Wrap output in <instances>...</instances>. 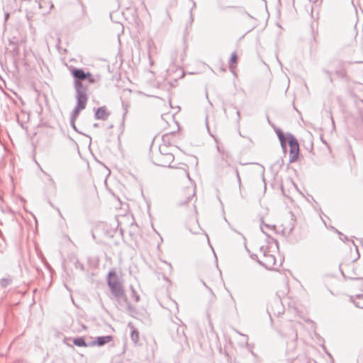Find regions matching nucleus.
Segmentation results:
<instances>
[{
    "instance_id": "nucleus-28",
    "label": "nucleus",
    "mask_w": 363,
    "mask_h": 363,
    "mask_svg": "<svg viewBox=\"0 0 363 363\" xmlns=\"http://www.w3.org/2000/svg\"><path fill=\"white\" fill-rule=\"evenodd\" d=\"M217 150H218V152H220V147H219V145H217Z\"/></svg>"
},
{
    "instance_id": "nucleus-18",
    "label": "nucleus",
    "mask_w": 363,
    "mask_h": 363,
    "mask_svg": "<svg viewBox=\"0 0 363 363\" xmlns=\"http://www.w3.org/2000/svg\"><path fill=\"white\" fill-rule=\"evenodd\" d=\"M274 130H275V132H276L279 139L284 137V135L282 130L279 128H275Z\"/></svg>"
},
{
    "instance_id": "nucleus-17",
    "label": "nucleus",
    "mask_w": 363,
    "mask_h": 363,
    "mask_svg": "<svg viewBox=\"0 0 363 363\" xmlns=\"http://www.w3.org/2000/svg\"><path fill=\"white\" fill-rule=\"evenodd\" d=\"M279 140L280 141L281 146L282 149L284 151H286V141L285 136L283 137L282 138H279Z\"/></svg>"
},
{
    "instance_id": "nucleus-26",
    "label": "nucleus",
    "mask_w": 363,
    "mask_h": 363,
    "mask_svg": "<svg viewBox=\"0 0 363 363\" xmlns=\"http://www.w3.org/2000/svg\"><path fill=\"white\" fill-rule=\"evenodd\" d=\"M183 170H184V174H185L187 177H189V172H188L185 169H184Z\"/></svg>"
},
{
    "instance_id": "nucleus-16",
    "label": "nucleus",
    "mask_w": 363,
    "mask_h": 363,
    "mask_svg": "<svg viewBox=\"0 0 363 363\" xmlns=\"http://www.w3.org/2000/svg\"><path fill=\"white\" fill-rule=\"evenodd\" d=\"M237 58H238V57H237L236 52H233L231 55L230 59L229 60V67H230V69H233V67L231 65V64L232 63H235L237 62Z\"/></svg>"
},
{
    "instance_id": "nucleus-21",
    "label": "nucleus",
    "mask_w": 363,
    "mask_h": 363,
    "mask_svg": "<svg viewBox=\"0 0 363 363\" xmlns=\"http://www.w3.org/2000/svg\"><path fill=\"white\" fill-rule=\"evenodd\" d=\"M236 176H237V179H238V183H239V186H240V185H241V179H240L239 172H238V169H236Z\"/></svg>"
},
{
    "instance_id": "nucleus-19",
    "label": "nucleus",
    "mask_w": 363,
    "mask_h": 363,
    "mask_svg": "<svg viewBox=\"0 0 363 363\" xmlns=\"http://www.w3.org/2000/svg\"><path fill=\"white\" fill-rule=\"evenodd\" d=\"M336 232L339 234V238L341 240H342L343 242L348 240V238H347L346 235H345L342 233L339 232L338 230H336Z\"/></svg>"
},
{
    "instance_id": "nucleus-5",
    "label": "nucleus",
    "mask_w": 363,
    "mask_h": 363,
    "mask_svg": "<svg viewBox=\"0 0 363 363\" xmlns=\"http://www.w3.org/2000/svg\"><path fill=\"white\" fill-rule=\"evenodd\" d=\"M174 155H159L156 154L152 157V160L154 164L162 167H174L171 166V163L174 161Z\"/></svg>"
},
{
    "instance_id": "nucleus-24",
    "label": "nucleus",
    "mask_w": 363,
    "mask_h": 363,
    "mask_svg": "<svg viewBox=\"0 0 363 363\" xmlns=\"http://www.w3.org/2000/svg\"><path fill=\"white\" fill-rule=\"evenodd\" d=\"M237 116H238V122L240 120V111L239 110L237 111Z\"/></svg>"
},
{
    "instance_id": "nucleus-10",
    "label": "nucleus",
    "mask_w": 363,
    "mask_h": 363,
    "mask_svg": "<svg viewBox=\"0 0 363 363\" xmlns=\"http://www.w3.org/2000/svg\"><path fill=\"white\" fill-rule=\"evenodd\" d=\"M188 228L190 232L194 234L199 233L201 230L197 220H191L188 223Z\"/></svg>"
},
{
    "instance_id": "nucleus-23",
    "label": "nucleus",
    "mask_w": 363,
    "mask_h": 363,
    "mask_svg": "<svg viewBox=\"0 0 363 363\" xmlns=\"http://www.w3.org/2000/svg\"><path fill=\"white\" fill-rule=\"evenodd\" d=\"M358 315L359 318L363 320V310L359 313Z\"/></svg>"
},
{
    "instance_id": "nucleus-2",
    "label": "nucleus",
    "mask_w": 363,
    "mask_h": 363,
    "mask_svg": "<svg viewBox=\"0 0 363 363\" xmlns=\"http://www.w3.org/2000/svg\"><path fill=\"white\" fill-rule=\"evenodd\" d=\"M107 283L114 296L116 298H122L124 296L125 291L122 283L119 280L118 274L115 270H111L108 272Z\"/></svg>"
},
{
    "instance_id": "nucleus-20",
    "label": "nucleus",
    "mask_w": 363,
    "mask_h": 363,
    "mask_svg": "<svg viewBox=\"0 0 363 363\" xmlns=\"http://www.w3.org/2000/svg\"><path fill=\"white\" fill-rule=\"evenodd\" d=\"M86 79H87L89 83H94L95 82V79H94V77L92 76V74L90 72H89V76H87Z\"/></svg>"
},
{
    "instance_id": "nucleus-25",
    "label": "nucleus",
    "mask_w": 363,
    "mask_h": 363,
    "mask_svg": "<svg viewBox=\"0 0 363 363\" xmlns=\"http://www.w3.org/2000/svg\"><path fill=\"white\" fill-rule=\"evenodd\" d=\"M153 40H148V46H149V51L150 50V45L151 44H153Z\"/></svg>"
},
{
    "instance_id": "nucleus-22",
    "label": "nucleus",
    "mask_w": 363,
    "mask_h": 363,
    "mask_svg": "<svg viewBox=\"0 0 363 363\" xmlns=\"http://www.w3.org/2000/svg\"><path fill=\"white\" fill-rule=\"evenodd\" d=\"M74 121H72V119H70V124H71L72 127L73 128V129L77 130V128H76Z\"/></svg>"
},
{
    "instance_id": "nucleus-4",
    "label": "nucleus",
    "mask_w": 363,
    "mask_h": 363,
    "mask_svg": "<svg viewBox=\"0 0 363 363\" xmlns=\"http://www.w3.org/2000/svg\"><path fill=\"white\" fill-rule=\"evenodd\" d=\"M75 97L77 99V104L71 113L70 119H72V121H75L79 113V111L86 108L88 101L87 95L76 94Z\"/></svg>"
},
{
    "instance_id": "nucleus-1",
    "label": "nucleus",
    "mask_w": 363,
    "mask_h": 363,
    "mask_svg": "<svg viewBox=\"0 0 363 363\" xmlns=\"http://www.w3.org/2000/svg\"><path fill=\"white\" fill-rule=\"evenodd\" d=\"M74 78V86L76 94L87 95V86L83 84L82 81L89 76V72H85L82 69L74 68L71 71Z\"/></svg>"
},
{
    "instance_id": "nucleus-14",
    "label": "nucleus",
    "mask_w": 363,
    "mask_h": 363,
    "mask_svg": "<svg viewBox=\"0 0 363 363\" xmlns=\"http://www.w3.org/2000/svg\"><path fill=\"white\" fill-rule=\"evenodd\" d=\"M355 250H358L359 247H363V242L361 239L356 238V240H351Z\"/></svg>"
},
{
    "instance_id": "nucleus-13",
    "label": "nucleus",
    "mask_w": 363,
    "mask_h": 363,
    "mask_svg": "<svg viewBox=\"0 0 363 363\" xmlns=\"http://www.w3.org/2000/svg\"><path fill=\"white\" fill-rule=\"evenodd\" d=\"M73 342L76 346H78V347H85L87 346V345L85 342L83 337L75 338V339H74Z\"/></svg>"
},
{
    "instance_id": "nucleus-33",
    "label": "nucleus",
    "mask_w": 363,
    "mask_h": 363,
    "mask_svg": "<svg viewBox=\"0 0 363 363\" xmlns=\"http://www.w3.org/2000/svg\"><path fill=\"white\" fill-rule=\"evenodd\" d=\"M195 6H196V3H195V2H194L193 7H195Z\"/></svg>"
},
{
    "instance_id": "nucleus-31",
    "label": "nucleus",
    "mask_w": 363,
    "mask_h": 363,
    "mask_svg": "<svg viewBox=\"0 0 363 363\" xmlns=\"http://www.w3.org/2000/svg\"><path fill=\"white\" fill-rule=\"evenodd\" d=\"M266 226L268 228H274V226L270 227L269 225H266Z\"/></svg>"
},
{
    "instance_id": "nucleus-11",
    "label": "nucleus",
    "mask_w": 363,
    "mask_h": 363,
    "mask_svg": "<svg viewBox=\"0 0 363 363\" xmlns=\"http://www.w3.org/2000/svg\"><path fill=\"white\" fill-rule=\"evenodd\" d=\"M270 251H267V253H264V257H265V259L262 261H261V262L264 264V265H270L272 264H274L275 262V260L274 258L271 257V256L269 255H268V253Z\"/></svg>"
},
{
    "instance_id": "nucleus-12",
    "label": "nucleus",
    "mask_w": 363,
    "mask_h": 363,
    "mask_svg": "<svg viewBox=\"0 0 363 363\" xmlns=\"http://www.w3.org/2000/svg\"><path fill=\"white\" fill-rule=\"evenodd\" d=\"M169 147H167L166 145H161L159 147V152L157 154L159 155H173L171 152H169Z\"/></svg>"
},
{
    "instance_id": "nucleus-6",
    "label": "nucleus",
    "mask_w": 363,
    "mask_h": 363,
    "mask_svg": "<svg viewBox=\"0 0 363 363\" xmlns=\"http://www.w3.org/2000/svg\"><path fill=\"white\" fill-rule=\"evenodd\" d=\"M195 196V189L192 187H187L184 189L179 194V199L178 205L183 206L188 203Z\"/></svg>"
},
{
    "instance_id": "nucleus-3",
    "label": "nucleus",
    "mask_w": 363,
    "mask_h": 363,
    "mask_svg": "<svg viewBox=\"0 0 363 363\" xmlns=\"http://www.w3.org/2000/svg\"><path fill=\"white\" fill-rule=\"evenodd\" d=\"M286 138L290 147L289 162H294L298 157L299 145L296 138L291 133H287Z\"/></svg>"
},
{
    "instance_id": "nucleus-29",
    "label": "nucleus",
    "mask_w": 363,
    "mask_h": 363,
    "mask_svg": "<svg viewBox=\"0 0 363 363\" xmlns=\"http://www.w3.org/2000/svg\"><path fill=\"white\" fill-rule=\"evenodd\" d=\"M244 247H245V248H247V245H246L245 242H244Z\"/></svg>"
},
{
    "instance_id": "nucleus-7",
    "label": "nucleus",
    "mask_w": 363,
    "mask_h": 363,
    "mask_svg": "<svg viewBox=\"0 0 363 363\" xmlns=\"http://www.w3.org/2000/svg\"><path fill=\"white\" fill-rule=\"evenodd\" d=\"M39 9L42 10V13L46 15L50 13L53 4L50 0H40L38 2Z\"/></svg>"
},
{
    "instance_id": "nucleus-15",
    "label": "nucleus",
    "mask_w": 363,
    "mask_h": 363,
    "mask_svg": "<svg viewBox=\"0 0 363 363\" xmlns=\"http://www.w3.org/2000/svg\"><path fill=\"white\" fill-rule=\"evenodd\" d=\"M131 340L137 343L139 341V333L136 330H133L130 335Z\"/></svg>"
},
{
    "instance_id": "nucleus-8",
    "label": "nucleus",
    "mask_w": 363,
    "mask_h": 363,
    "mask_svg": "<svg viewBox=\"0 0 363 363\" xmlns=\"http://www.w3.org/2000/svg\"><path fill=\"white\" fill-rule=\"evenodd\" d=\"M110 116V113L107 111L106 106H101L98 108L94 114V117L97 120L106 121Z\"/></svg>"
},
{
    "instance_id": "nucleus-32",
    "label": "nucleus",
    "mask_w": 363,
    "mask_h": 363,
    "mask_svg": "<svg viewBox=\"0 0 363 363\" xmlns=\"http://www.w3.org/2000/svg\"><path fill=\"white\" fill-rule=\"evenodd\" d=\"M94 127H98V124H97V123H95V124L94 125Z\"/></svg>"
},
{
    "instance_id": "nucleus-9",
    "label": "nucleus",
    "mask_w": 363,
    "mask_h": 363,
    "mask_svg": "<svg viewBox=\"0 0 363 363\" xmlns=\"http://www.w3.org/2000/svg\"><path fill=\"white\" fill-rule=\"evenodd\" d=\"M113 336L111 335H107V336H102V337H98L96 340L92 342L91 345L93 346H103L113 340Z\"/></svg>"
},
{
    "instance_id": "nucleus-30",
    "label": "nucleus",
    "mask_w": 363,
    "mask_h": 363,
    "mask_svg": "<svg viewBox=\"0 0 363 363\" xmlns=\"http://www.w3.org/2000/svg\"><path fill=\"white\" fill-rule=\"evenodd\" d=\"M50 182H51L52 183H54V181H53V179H52V178H50Z\"/></svg>"
},
{
    "instance_id": "nucleus-27",
    "label": "nucleus",
    "mask_w": 363,
    "mask_h": 363,
    "mask_svg": "<svg viewBox=\"0 0 363 363\" xmlns=\"http://www.w3.org/2000/svg\"><path fill=\"white\" fill-rule=\"evenodd\" d=\"M273 242H274L276 247L278 249L279 248L278 242L275 240H273Z\"/></svg>"
}]
</instances>
